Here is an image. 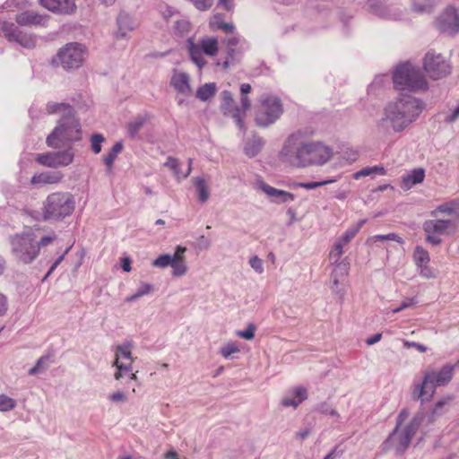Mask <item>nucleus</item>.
<instances>
[{"mask_svg": "<svg viewBox=\"0 0 459 459\" xmlns=\"http://www.w3.org/2000/svg\"><path fill=\"white\" fill-rule=\"evenodd\" d=\"M74 159V152L72 149L58 152H48L37 153L35 160L37 163L47 168H60L69 166Z\"/></svg>", "mask_w": 459, "mask_h": 459, "instance_id": "obj_15", "label": "nucleus"}, {"mask_svg": "<svg viewBox=\"0 0 459 459\" xmlns=\"http://www.w3.org/2000/svg\"><path fill=\"white\" fill-rule=\"evenodd\" d=\"M455 367L445 365L439 371L427 370L422 381L414 385L412 397L422 401L429 400L437 386L445 385L451 380Z\"/></svg>", "mask_w": 459, "mask_h": 459, "instance_id": "obj_8", "label": "nucleus"}, {"mask_svg": "<svg viewBox=\"0 0 459 459\" xmlns=\"http://www.w3.org/2000/svg\"><path fill=\"white\" fill-rule=\"evenodd\" d=\"M313 135L314 130L309 128L290 134L277 153L279 162L288 168L304 169L306 138Z\"/></svg>", "mask_w": 459, "mask_h": 459, "instance_id": "obj_3", "label": "nucleus"}, {"mask_svg": "<svg viewBox=\"0 0 459 459\" xmlns=\"http://www.w3.org/2000/svg\"><path fill=\"white\" fill-rule=\"evenodd\" d=\"M82 137V126L75 114L73 116H63L59 118L52 132L48 135L46 143L52 149H59L81 141Z\"/></svg>", "mask_w": 459, "mask_h": 459, "instance_id": "obj_4", "label": "nucleus"}, {"mask_svg": "<svg viewBox=\"0 0 459 459\" xmlns=\"http://www.w3.org/2000/svg\"><path fill=\"white\" fill-rule=\"evenodd\" d=\"M239 351V347L234 342L225 343L220 350L221 355L225 359H230L232 354L238 353Z\"/></svg>", "mask_w": 459, "mask_h": 459, "instance_id": "obj_48", "label": "nucleus"}, {"mask_svg": "<svg viewBox=\"0 0 459 459\" xmlns=\"http://www.w3.org/2000/svg\"><path fill=\"white\" fill-rule=\"evenodd\" d=\"M90 141L91 151L95 154L100 153L101 152L102 143L105 142V137L100 134H94L91 135Z\"/></svg>", "mask_w": 459, "mask_h": 459, "instance_id": "obj_50", "label": "nucleus"}, {"mask_svg": "<svg viewBox=\"0 0 459 459\" xmlns=\"http://www.w3.org/2000/svg\"><path fill=\"white\" fill-rule=\"evenodd\" d=\"M424 108L421 100L402 94L384 106L377 128L385 134L402 133L419 118Z\"/></svg>", "mask_w": 459, "mask_h": 459, "instance_id": "obj_1", "label": "nucleus"}, {"mask_svg": "<svg viewBox=\"0 0 459 459\" xmlns=\"http://www.w3.org/2000/svg\"><path fill=\"white\" fill-rule=\"evenodd\" d=\"M307 399V390L302 385H297L290 389L282 397L281 404L283 407L296 409L301 403Z\"/></svg>", "mask_w": 459, "mask_h": 459, "instance_id": "obj_26", "label": "nucleus"}, {"mask_svg": "<svg viewBox=\"0 0 459 459\" xmlns=\"http://www.w3.org/2000/svg\"><path fill=\"white\" fill-rule=\"evenodd\" d=\"M367 5L372 14L381 19L397 21L403 17L399 8L386 5L380 0H368Z\"/></svg>", "mask_w": 459, "mask_h": 459, "instance_id": "obj_20", "label": "nucleus"}, {"mask_svg": "<svg viewBox=\"0 0 459 459\" xmlns=\"http://www.w3.org/2000/svg\"><path fill=\"white\" fill-rule=\"evenodd\" d=\"M249 265L259 274L264 273V262L257 255L249 259Z\"/></svg>", "mask_w": 459, "mask_h": 459, "instance_id": "obj_60", "label": "nucleus"}, {"mask_svg": "<svg viewBox=\"0 0 459 459\" xmlns=\"http://www.w3.org/2000/svg\"><path fill=\"white\" fill-rule=\"evenodd\" d=\"M240 103L241 106L239 107V110L241 111V121H244L246 113L250 108L251 106L247 94H241Z\"/></svg>", "mask_w": 459, "mask_h": 459, "instance_id": "obj_61", "label": "nucleus"}, {"mask_svg": "<svg viewBox=\"0 0 459 459\" xmlns=\"http://www.w3.org/2000/svg\"><path fill=\"white\" fill-rule=\"evenodd\" d=\"M86 54L87 50L83 45L71 42L59 49L56 60L65 70H74L82 65Z\"/></svg>", "mask_w": 459, "mask_h": 459, "instance_id": "obj_11", "label": "nucleus"}, {"mask_svg": "<svg viewBox=\"0 0 459 459\" xmlns=\"http://www.w3.org/2000/svg\"><path fill=\"white\" fill-rule=\"evenodd\" d=\"M153 285L145 281H141L139 288L136 291L126 298V302L132 303L136 301L138 299L149 295L153 291Z\"/></svg>", "mask_w": 459, "mask_h": 459, "instance_id": "obj_41", "label": "nucleus"}, {"mask_svg": "<svg viewBox=\"0 0 459 459\" xmlns=\"http://www.w3.org/2000/svg\"><path fill=\"white\" fill-rule=\"evenodd\" d=\"M217 91L216 83L209 82L201 85L196 91V98L202 101H207L214 96Z\"/></svg>", "mask_w": 459, "mask_h": 459, "instance_id": "obj_40", "label": "nucleus"}, {"mask_svg": "<svg viewBox=\"0 0 459 459\" xmlns=\"http://www.w3.org/2000/svg\"><path fill=\"white\" fill-rule=\"evenodd\" d=\"M17 405V402L7 396L6 394H0V411L8 412L13 411Z\"/></svg>", "mask_w": 459, "mask_h": 459, "instance_id": "obj_47", "label": "nucleus"}, {"mask_svg": "<svg viewBox=\"0 0 459 459\" xmlns=\"http://www.w3.org/2000/svg\"><path fill=\"white\" fill-rule=\"evenodd\" d=\"M424 69L433 80L440 79L450 74V65L438 54L428 52L424 58Z\"/></svg>", "mask_w": 459, "mask_h": 459, "instance_id": "obj_17", "label": "nucleus"}, {"mask_svg": "<svg viewBox=\"0 0 459 459\" xmlns=\"http://www.w3.org/2000/svg\"><path fill=\"white\" fill-rule=\"evenodd\" d=\"M48 18V15L41 14L32 10H28L16 14L15 22L18 25L24 27H43L47 25Z\"/></svg>", "mask_w": 459, "mask_h": 459, "instance_id": "obj_24", "label": "nucleus"}, {"mask_svg": "<svg viewBox=\"0 0 459 459\" xmlns=\"http://www.w3.org/2000/svg\"><path fill=\"white\" fill-rule=\"evenodd\" d=\"M29 1L28 0H7L4 3V8L9 9V10H22L29 6Z\"/></svg>", "mask_w": 459, "mask_h": 459, "instance_id": "obj_54", "label": "nucleus"}, {"mask_svg": "<svg viewBox=\"0 0 459 459\" xmlns=\"http://www.w3.org/2000/svg\"><path fill=\"white\" fill-rule=\"evenodd\" d=\"M56 238H57V236L53 231L47 235L40 237L39 239L36 238V246L39 247V253L40 252L41 248L51 245Z\"/></svg>", "mask_w": 459, "mask_h": 459, "instance_id": "obj_49", "label": "nucleus"}, {"mask_svg": "<svg viewBox=\"0 0 459 459\" xmlns=\"http://www.w3.org/2000/svg\"><path fill=\"white\" fill-rule=\"evenodd\" d=\"M75 198L69 192L49 194L42 206V217L46 221H62L70 217L75 209Z\"/></svg>", "mask_w": 459, "mask_h": 459, "instance_id": "obj_5", "label": "nucleus"}, {"mask_svg": "<svg viewBox=\"0 0 459 459\" xmlns=\"http://www.w3.org/2000/svg\"><path fill=\"white\" fill-rule=\"evenodd\" d=\"M282 113L281 99L276 95L264 94L255 107V121L258 126L268 127L280 119Z\"/></svg>", "mask_w": 459, "mask_h": 459, "instance_id": "obj_10", "label": "nucleus"}, {"mask_svg": "<svg viewBox=\"0 0 459 459\" xmlns=\"http://www.w3.org/2000/svg\"><path fill=\"white\" fill-rule=\"evenodd\" d=\"M149 119L147 114H142L132 119L127 125V134L131 138L136 137L140 130L146 124Z\"/></svg>", "mask_w": 459, "mask_h": 459, "instance_id": "obj_35", "label": "nucleus"}, {"mask_svg": "<svg viewBox=\"0 0 459 459\" xmlns=\"http://www.w3.org/2000/svg\"><path fill=\"white\" fill-rule=\"evenodd\" d=\"M39 3L48 11L58 14H72L77 9L75 0H39Z\"/></svg>", "mask_w": 459, "mask_h": 459, "instance_id": "obj_25", "label": "nucleus"}, {"mask_svg": "<svg viewBox=\"0 0 459 459\" xmlns=\"http://www.w3.org/2000/svg\"><path fill=\"white\" fill-rule=\"evenodd\" d=\"M256 326L254 324H249L247 328L236 332V335L245 340H252L255 336Z\"/></svg>", "mask_w": 459, "mask_h": 459, "instance_id": "obj_55", "label": "nucleus"}, {"mask_svg": "<svg viewBox=\"0 0 459 459\" xmlns=\"http://www.w3.org/2000/svg\"><path fill=\"white\" fill-rule=\"evenodd\" d=\"M194 183L196 188L198 200L201 203H205L210 197V192L206 181L204 178L198 177L194 179Z\"/></svg>", "mask_w": 459, "mask_h": 459, "instance_id": "obj_42", "label": "nucleus"}, {"mask_svg": "<svg viewBox=\"0 0 459 459\" xmlns=\"http://www.w3.org/2000/svg\"><path fill=\"white\" fill-rule=\"evenodd\" d=\"M330 289L332 293L335 295L338 298V299L342 301L348 289V283L346 280L330 278Z\"/></svg>", "mask_w": 459, "mask_h": 459, "instance_id": "obj_39", "label": "nucleus"}, {"mask_svg": "<svg viewBox=\"0 0 459 459\" xmlns=\"http://www.w3.org/2000/svg\"><path fill=\"white\" fill-rule=\"evenodd\" d=\"M447 402V400L444 399L435 404L431 411V420H434L436 417L442 415L446 411Z\"/></svg>", "mask_w": 459, "mask_h": 459, "instance_id": "obj_58", "label": "nucleus"}, {"mask_svg": "<svg viewBox=\"0 0 459 459\" xmlns=\"http://www.w3.org/2000/svg\"><path fill=\"white\" fill-rule=\"evenodd\" d=\"M46 111L49 115L61 114V117L75 114L74 108L66 102L48 101L46 105Z\"/></svg>", "mask_w": 459, "mask_h": 459, "instance_id": "obj_33", "label": "nucleus"}, {"mask_svg": "<svg viewBox=\"0 0 459 459\" xmlns=\"http://www.w3.org/2000/svg\"><path fill=\"white\" fill-rule=\"evenodd\" d=\"M412 260L417 267V271L420 277L424 279H432L436 274L429 266L430 255L428 250L420 246L414 248Z\"/></svg>", "mask_w": 459, "mask_h": 459, "instance_id": "obj_21", "label": "nucleus"}, {"mask_svg": "<svg viewBox=\"0 0 459 459\" xmlns=\"http://www.w3.org/2000/svg\"><path fill=\"white\" fill-rule=\"evenodd\" d=\"M108 400L115 403H126L128 401V396L123 391H117L108 396Z\"/></svg>", "mask_w": 459, "mask_h": 459, "instance_id": "obj_62", "label": "nucleus"}, {"mask_svg": "<svg viewBox=\"0 0 459 459\" xmlns=\"http://www.w3.org/2000/svg\"><path fill=\"white\" fill-rule=\"evenodd\" d=\"M209 26L212 30H223L225 32L232 33L234 30V26L231 23H227L223 21V15L221 13H216L212 15L209 22Z\"/></svg>", "mask_w": 459, "mask_h": 459, "instance_id": "obj_38", "label": "nucleus"}, {"mask_svg": "<svg viewBox=\"0 0 459 459\" xmlns=\"http://www.w3.org/2000/svg\"><path fill=\"white\" fill-rule=\"evenodd\" d=\"M336 181H337V178H334L326 179V180H323V181H316V182H299V183H296L294 186L296 187L311 190V189H315L319 186H324L334 183Z\"/></svg>", "mask_w": 459, "mask_h": 459, "instance_id": "obj_45", "label": "nucleus"}, {"mask_svg": "<svg viewBox=\"0 0 459 459\" xmlns=\"http://www.w3.org/2000/svg\"><path fill=\"white\" fill-rule=\"evenodd\" d=\"M132 347L130 343L118 345L116 349V359L113 366L117 368L114 377L117 380L123 377L124 374L132 370Z\"/></svg>", "mask_w": 459, "mask_h": 459, "instance_id": "obj_18", "label": "nucleus"}, {"mask_svg": "<svg viewBox=\"0 0 459 459\" xmlns=\"http://www.w3.org/2000/svg\"><path fill=\"white\" fill-rule=\"evenodd\" d=\"M221 109L225 116L231 117L240 130L245 131L244 121H241V111L234 102L233 96L229 91H223L221 94Z\"/></svg>", "mask_w": 459, "mask_h": 459, "instance_id": "obj_22", "label": "nucleus"}, {"mask_svg": "<svg viewBox=\"0 0 459 459\" xmlns=\"http://www.w3.org/2000/svg\"><path fill=\"white\" fill-rule=\"evenodd\" d=\"M173 255L169 254H163L159 255L155 260L152 262V265L157 268H166L171 264Z\"/></svg>", "mask_w": 459, "mask_h": 459, "instance_id": "obj_53", "label": "nucleus"}, {"mask_svg": "<svg viewBox=\"0 0 459 459\" xmlns=\"http://www.w3.org/2000/svg\"><path fill=\"white\" fill-rule=\"evenodd\" d=\"M186 48L191 61L201 70L208 64L205 56H217L219 40L213 36H204L198 39L190 37L186 39Z\"/></svg>", "mask_w": 459, "mask_h": 459, "instance_id": "obj_9", "label": "nucleus"}, {"mask_svg": "<svg viewBox=\"0 0 459 459\" xmlns=\"http://www.w3.org/2000/svg\"><path fill=\"white\" fill-rule=\"evenodd\" d=\"M0 30L9 41H14L25 48H34L37 44V38L32 33L21 30L14 23L1 22Z\"/></svg>", "mask_w": 459, "mask_h": 459, "instance_id": "obj_16", "label": "nucleus"}, {"mask_svg": "<svg viewBox=\"0 0 459 459\" xmlns=\"http://www.w3.org/2000/svg\"><path fill=\"white\" fill-rule=\"evenodd\" d=\"M71 249V247H68L65 248V250L63 252V254H61L57 258L56 260L52 264V265L50 266L47 275L45 276V278L48 277L54 271L55 269L60 264V263L64 260L65 255L69 252V250Z\"/></svg>", "mask_w": 459, "mask_h": 459, "instance_id": "obj_63", "label": "nucleus"}, {"mask_svg": "<svg viewBox=\"0 0 459 459\" xmlns=\"http://www.w3.org/2000/svg\"><path fill=\"white\" fill-rule=\"evenodd\" d=\"M117 30L116 32L117 39H124L129 31L136 28V22L126 13H121L117 20Z\"/></svg>", "mask_w": 459, "mask_h": 459, "instance_id": "obj_30", "label": "nucleus"}, {"mask_svg": "<svg viewBox=\"0 0 459 459\" xmlns=\"http://www.w3.org/2000/svg\"><path fill=\"white\" fill-rule=\"evenodd\" d=\"M265 144V141L259 135H253L244 143V153L248 158H254L260 153Z\"/></svg>", "mask_w": 459, "mask_h": 459, "instance_id": "obj_32", "label": "nucleus"}, {"mask_svg": "<svg viewBox=\"0 0 459 459\" xmlns=\"http://www.w3.org/2000/svg\"><path fill=\"white\" fill-rule=\"evenodd\" d=\"M171 86L180 94L189 96L192 93L189 75L182 71L174 70L171 79Z\"/></svg>", "mask_w": 459, "mask_h": 459, "instance_id": "obj_27", "label": "nucleus"}, {"mask_svg": "<svg viewBox=\"0 0 459 459\" xmlns=\"http://www.w3.org/2000/svg\"><path fill=\"white\" fill-rule=\"evenodd\" d=\"M48 365V358L41 357L39 359L36 365L29 370V374L31 376L37 375L38 373H40L45 368H47Z\"/></svg>", "mask_w": 459, "mask_h": 459, "instance_id": "obj_56", "label": "nucleus"}, {"mask_svg": "<svg viewBox=\"0 0 459 459\" xmlns=\"http://www.w3.org/2000/svg\"><path fill=\"white\" fill-rule=\"evenodd\" d=\"M247 48L244 39L239 37H231L226 41L225 51L216 59L215 65L223 70L235 65L240 58L242 52Z\"/></svg>", "mask_w": 459, "mask_h": 459, "instance_id": "obj_14", "label": "nucleus"}, {"mask_svg": "<svg viewBox=\"0 0 459 459\" xmlns=\"http://www.w3.org/2000/svg\"><path fill=\"white\" fill-rule=\"evenodd\" d=\"M384 240L395 241V242H398L400 244L403 243V238H400L395 233H388V234H385V235H375V236H372V237L368 238L367 242L368 244H375L377 241H384Z\"/></svg>", "mask_w": 459, "mask_h": 459, "instance_id": "obj_46", "label": "nucleus"}, {"mask_svg": "<svg viewBox=\"0 0 459 459\" xmlns=\"http://www.w3.org/2000/svg\"><path fill=\"white\" fill-rule=\"evenodd\" d=\"M442 115L444 116V121L446 123H454L459 118V103L456 106L449 108V110L443 111Z\"/></svg>", "mask_w": 459, "mask_h": 459, "instance_id": "obj_52", "label": "nucleus"}, {"mask_svg": "<svg viewBox=\"0 0 459 459\" xmlns=\"http://www.w3.org/2000/svg\"><path fill=\"white\" fill-rule=\"evenodd\" d=\"M408 417L409 411L403 409L397 416L394 429L385 443V446L394 448L397 454L403 453L409 447L425 415L423 411H419L411 419Z\"/></svg>", "mask_w": 459, "mask_h": 459, "instance_id": "obj_2", "label": "nucleus"}, {"mask_svg": "<svg viewBox=\"0 0 459 459\" xmlns=\"http://www.w3.org/2000/svg\"><path fill=\"white\" fill-rule=\"evenodd\" d=\"M37 230L26 228L23 231L10 237L11 253L14 259L22 264H31L39 256Z\"/></svg>", "mask_w": 459, "mask_h": 459, "instance_id": "obj_6", "label": "nucleus"}, {"mask_svg": "<svg viewBox=\"0 0 459 459\" xmlns=\"http://www.w3.org/2000/svg\"><path fill=\"white\" fill-rule=\"evenodd\" d=\"M122 150L123 143L121 142H117L113 145L108 152L103 156L102 160L107 168V172L110 173L112 171L113 164Z\"/></svg>", "mask_w": 459, "mask_h": 459, "instance_id": "obj_37", "label": "nucleus"}, {"mask_svg": "<svg viewBox=\"0 0 459 459\" xmlns=\"http://www.w3.org/2000/svg\"><path fill=\"white\" fill-rule=\"evenodd\" d=\"M255 189L263 192L267 199L275 204H289L295 200L292 193L275 188L262 179L255 182Z\"/></svg>", "mask_w": 459, "mask_h": 459, "instance_id": "obj_19", "label": "nucleus"}, {"mask_svg": "<svg viewBox=\"0 0 459 459\" xmlns=\"http://www.w3.org/2000/svg\"><path fill=\"white\" fill-rule=\"evenodd\" d=\"M425 178V170L421 168L412 169L411 172L403 175L401 181L403 190H410L413 186L421 183Z\"/></svg>", "mask_w": 459, "mask_h": 459, "instance_id": "obj_31", "label": "nucleus"}, {"mask_svg": "<svg viewBox=\"0 0 459 459\" xmlns=\"http://www.w3.org/2000/svg\"><path fill=\"white\" fill-rule=\"evenodd\" d=\"M437 212L445 213L453 216V221H455L456 224L459 223V201L452 200L438 205L435 211L432 212V215Z\"/></svg>", "mask_w": 459, "mask_h": 459, "instance_id": "obj_34", "label": "nucleus"}, {"mask_svg": "<svg viewBox=\"0 0 459 459\" xmlns=\"http://www.w3.org/2000/svg\"><path fill=\"white\" fill-rule=\"evenodd\" d=\"M422 229L426 235V241L433 246L441 244L443 235H453L457 230V224L453 220L433 219L423 223Z\"/></svg>", "mask_w": 459, "mask_h": 459, "instance_id": "obj_12", "label": "nucleus"}, {"mask_svg": "<svg viewBox=\"0 0 459 459\" xmlns=\"http://www.w3.org/2000/svg\"><path fill=\"white\" fill-rule=\"evenodd\" d=\"M440 31L453 35L459 30V14L455 8H446L437 20Z\"/></svg>", "mask_w": 459, "mask_h": 459, "instance_id": "obj_23", "label": "nucleus"}, {"mask_svg": "<svg viewBox=\"0 0 459 459\" xmlns=\"http://www.w3.org/2000/svg\"><path fill=\"white\" fill-rule=\"evenodd\" d=\"M64 174L61 171H42L36 173L30 179L33 186L58 184L62 181Z\"/></svg>", "mask_w": 459, "mask_h": 459, "instance_id": "obj_29", "label": "nucleus"}, {"mask_svg": "<svg viewBox=\"0 0 459 459\" xmlns=\"http://www.w3.org/2000/svg\"><path fill=\"white\" fill-rule=\"evenodd\" d=\"M186 252V248L185 247L178 246L173 254L170 266L172 268V274L176 277L183 276L187 272L185 257Z\"/></svg>", "mask_w": 459, "mask_h": 459, "instance_id": "obj_28", "label": "nucleus"}, {"mask_svg": "<svg viewBox=\"0 0 459 459\" xmlns=\"http://www.w3.org/2000/svg\"><path fill=\"white\" fill-rule=\"evenodd\" d=\"M191 24L187 19L181 18L175 22L174 30L178 35H184L190 30Z\"/></svg>", "mask_w": 459, "mask_h": 459, "instance_id": "obj_51", "label": "nucleus"}, {"mask_svg": "<svg viewBox=\"0 0 459 459\" xmlns=\"http://www.w3.org/2000/svg\"><path fill=\"white\" fill-rule=\"evenodd\" d=\"M333 149L321 141L306 138L304 169L324 166L333 157Z\"/></svg>", "mask_w": 459, "mask_h": 459, "instance_id": "obj_13", "label": "nucleus"}, {"mask_svg": "<svg viewBox=\"0 0 459 459\" xmlns=\"http://www.w3.org/2000/svg\"><path fill=\"white\" fill-rule=\"evenodd\" d=\"M317 411L325 415H329L332 417H335L337 419L340 418V414L337 412L335 409H333L330 404L327 403H322L318 404Z\"/></svg>", "mask_w": 459, "mask_h": 459, "instance_id": "obj_57", "label": "nucleus"}, {"mask_svg": "<svg viewBox=\"0 0 459 459\" xmlns=\"http://www.w3.org/2000/svg\"><path fill=\"white\" fill-rule=\"evenodd\" d=\"M371 175H374L373 171H372V167H366V168H363L362 169L355 172L353 174V178L359 179L361 177H368V176H371Z\"/></svg>", "mask_w": 459, "mask_h": 459, "instance_id": "obj_64", "label": "nucleus"}, {"mask_svg": "<svg viewBox=\"0 0 459 459\" xmlns=\"http://www.w3.org/2000/svg\"><path fill=\"white\" fill-rule=\"evenodd\" d=\"M366 223V220L359 221L355 225L350 227L340 238L337 239L348 245L350 241L357 235L361 227Z\"/></svg>", "mask_w": 459, "mask_h": 459, "instance_id": "obj_43", "label": "nucleus"}, {"mask_svg": "<svg viewBox=\"0 0 459 459\" xmlns=\"http://www.w3.org/2000/svg\"><path fill=\"white\" fill-rule=\"evenodd\" d=\"M346 245L340 240L336 239L330 253H329V260L330 263H337L339 261H342V256L344 253L343 247Z\"/></svg>", "mask_w": 459, "mask_h": 459, "instance_id": "obj_44", "label": "nucleus"}, {"mask_svg": "<svg viewBox=\"0 0 459 459\" xmlns=\"http://www.w3.org/2000/svg\"><path fill=\"white\" fill-rule=\"evenodd\" d=\"M412 8L417 13H429L431 11L432 5L427 0L418 1L414 2Z\"/></svg>", "mask_w": 459, "mask_h": 459, "instance_id": "obj_59", "label": "nucleus"}, {"mask_svg": "<svg viewBox=\"0 0 459 459\" xmlns=\"http://www.w3.org/2000/svg\"><path fill=\"white\" fill-rule=\"evenodd\" d=\"M331 264L333 265V268L330 278L346 280L350 271V263L348 260L344 258L337 263H331Z\"/></svg>", "mask_w": 459, "mask_h": 459, "instance_id": "obj_36", "label": "nucleus"}, {"mask_svg": "<svg viewBox=\"0 0 459 459\" xmlns=\"http://www.w3.org/2000/svg\"><path fill=\"white\" fill-rule=\"evenodd\" d=\"M393 82L398 91L420 92L429 89L428 82L420 69L411 63L401 64L395 68Z\"/></svg>", "mask_w": 459, "mask_h": 459, "instance_id": "obj_7", "label": "nucleus"}]
</instances>
